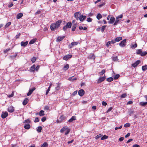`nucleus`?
<instances>
[{
  "instance_id": "40",
  "label": "nucleus",
  "mask_w": 147,
  "mask_h": 147,
  "mask_svg": "<svg viewBox=\"0 0 147 147\" xmlns=\"http://www.w3.org/2000/svg\"><path fill=\"white\" fill-rule=\"evenodd\" d=\"M79 28L80 30H82L83 29L84 30H85L87 29V28L86 27H83L82 26H79Z\"/></svg>"
},
{
  "instance_id": "62",
  "label": "nucleus",
  "mask_w": 147,
  "mask_h": 147,
  "mask_svg": "<svg viewBox=\"0 0 147 147\" xmlns=\"http://www.w3.org/2000/svg\"><path fill=\"white\" fill-rule=\"evenodd\" d=\"M142 52V51L140 49H138V50L137 51V53L138 54H141Z\"/></svg>"
},
{
  "instance_id": "26",
  "label": "nucleus",
  "mask_w": 147,
  "mask_h": 147,
  "mask_svg": "<svg viewBox=\"0 0 147 147\" xmlns=\"http://www.w3.org/2000/svg\"><path fill=\"white\" fill-rule=\"evenodd\" d=\"M36 39H33L32 40H31L29 42V44L30 45L32 44H34V43H35L36 41Z\"/></svg>"
},
{
  "instance_id": "27",
  "label": "nucleus",
  "mask_w": 147,
  "mask_h": 147,
  "mask_svg": "<svg viewBox=\"0 0 147 147\" xmlns=\"http://www.w3.org/2000/svg\"><path fill=\"white\" fill-rule=\"evenodd\" d=\"M45 115L44 111L43 110L40 111L39 113V115L40 116H43Z\"/></svg>"
},
{
  "instance_id": "30",
  "label": "nucleus",
  "mask_w": 147,
  "mask_h": 147,
  "mask_svg": "<svg viewBox=\"0 0 147 147\" xmlns=\"http://www.w3.org/2000/svg\"><path fill=\"white\" fill-rule=\"evenodd\" d=\"M102 18V16L100 13H98L97 14V15L96 16V18L98 20H99Z\"/></svg>"
},
{
  "instance_id": "44",
  "label": "nucleus",
  "mask_w": 147,
  "mask_h": 147,
  "mask_svg": "<svg viewBox=\"0 0 147 147\" xmlns=\"http://www.w3.org/2000/svg\"><path fill=\"white\" fill-rule=\"evenodd\" d=\"M42 129V127L41 126H39L38 127L37 129V131L38 132H40Z\"/></svg>"
},
{
  "instance_id": "23",
  "label": "nucleus",
  "mask_w": 147,
  "mask_h": 147,
  "mask_svg": "<svg viewBox=\"0 0 147 147\" xmlns=\"http://www.w3.org/2000/svg\"><path fill=\"white\" fill-rule=\"evenodd\" d=\"M88 57L90 59H94L95 58V57L94 54H90L88 56Z\"/></svg>"
},
{
  "instance_id": "42",
  "label": "nucleus",
  "mask_w": 147,
  "mask_h": 147,
  "mask_svg": "<svg viewBox=\"0 0 147 147\" xmlns=\"http://www.w3.org/2000/svg\"><path fill=\"white\" fill-rule=\"evenodd\" d=\"M137 46V45L136 43H135L134 45H131V48L135 49L136 48Z\"/></svg>"
},
{
  "instance_id": "49",
  "label": "nucleus",
  "mask_w": 147,
  "mask_h": 147,
  "mask_svg": "<svg viewBox=\"0 0 147 147\" xmlns=\"http://www.w3.org/2000/svg\"><path fill=\"white\" fill-rule=\"evenodd\" d=\"M51 85H50L49 86V87L48 89L47 90L46 92V94L47 95L48 94L50 90V88H51Z\"/></svg>"
},
{
  "instance_id": "57",
  "label": "nucleus",
  "mask_w": 147,
  "mask_h": 147,
  "mask_svg": "<svg viewBox=\"0 0 147 147\" xmlns=\"http://www.w3.org/2000/svg\"><path fill=\"white\" fill-rule=\"evenodd\" d=\"M111 42L110 41H109L106 44V45L107 47H109L111 44Z\"/></svg>"
},
{
  "instance_id": "13",
  "label": "nucleus",
  "mask_w": 147,
  "mask_h": 147,
  "mask_svg": "<svg viewBox=\"0 0 147 147\" xmlns=\"http://www.w3.org/2000/svg\"><path fill=\"white\" fill-rule=\"evenodd\" d=\"M36 89V88L35 87H33L32 89L29 90V92L27 94V95L28 96H29L32 93L33 91L34 90Z\"/></svg>"
},
{
  "instance_id": "12",
  "label": "nucleus",
  "mask_w": 147,
  "mask_h": 147,
  "mask_svg": "<svg viewBox=\"0 0 147 147\" xmlns=\"http://www.w3.org/2000/svg\"><path fill=\"white\" fill-rule=\"evenodd\" d=\"M62 21V20H59L56 22V28H58L59 26Z\"/></svg>"
},
{
  "instance_id": "60",
  "label": "nucleus",
  "mask_w": 147,
  "mask_h": 147,
  "mask_svg": "<svg viewBox=\"0 0 147 147\" xmlns=\"http://www.w3.org/2000/svg\"><path fill=\"white\" fill-rule=\"evenodd\" d=\"M46 117H44L42 118L41 121L43 122H44L46 121Z\"/></svg>"
},
{
  "instance_id": "50",
  "label": "nucleus",
  "mask_w": 147,
  "mask_h": 147,
  "mask_svg": "<svg viewBox=\"0 0 147 147\" xmlns=\"http://www.w3.org/2000/svg\"><path fill=\"white\" fill-rule=\"evenodd\" d=\"M127 94L126 93H125L122 94L121 95V98H125Z\"/></svg>"
},
{
  "instance_id": "19",
  "label": "nucleus",
  "mask_w": 147,
  "mask_h": 147,
  "mask_svg": "<svg viewBox=\"0 0 147 147\" xmlns=\"http://www.w3.org/2000/svg\"><path fill=\"white\" fill-rule=\"evenodd\" d=\"M78 44V42H72L71 43V45H69V47L70 48H71L72 46L77 45Z\"/></svg>"
},
{
  "instance_id": "24",
  "label": "nucleus",
  "mask_w": 147,
  "mask_h": 147,
  "mask_svg": "<svg viewBox=\"0 0 147 147\" xmlns=\"http://www.w3.org/2000/svg\"><path fill=\"white\" fill-rule=\"evenodd\" d=\"M25 129H28L30 128L31 126L29 124H26L24 127Z\"/></svg>"
},
{
  "instance_id": "14",
  "label": "nucleus",
  "mask_w": 147,
  "mask_h": 147,
  "mask_svg": "<svg viewBox=\"0 0 147 147\" xmlns=\"http://www.w3.org/2000/svg\"><path fill=\"white\" fill-rule=\"evenodd\" d=\"M28 43V41H26L25 42L22 41L21 42V45L22 47H25L27 45Z\"/></svg>"
},
{
  "instance_id": "2",
  "label": "nucleus",
  "mask_w": 147,
  "mask_h": 147,
  "mask_svg": "<svg viewBox=\"0 0 147 147\" xmlns=\"http://www.w3.org/2000/svg\"><path fill=\"white\" fill-rule=\"evenodd\" d=\"M72 24L71 22H68L66 24V25L64 26L63 27V29L64 31L67 29V28H71V26Z\"/></svg>"
},
{
  "instance_id": "53",
  "label": "nucleus",
  "mask_w": 147,
  "mask_h": 147,
  "mask_svg": "<svg viewBox=\"0 0 147 147\" xmlns=\"http://www.w3.org/2000/svg\"><path fill=\"white\" fill-rule=\"evenodd\" d=\"M44 109L45 110H48L49 109V107L47 105H46L44 107Z\"/></svg>"
},
{
  "instance_id": "16",
  "label": "nucleus",
  "mask_w": 147,
  "mask_h": 147,
  "mask_svg": "<svg viewBox=\"0 0 147 147\" xmlns=\"http://www.w3.org/2000/svg\"><path fill=\"white\" fill-rule=\"evenodd\" d=\"M29 100L27 98H25L22 104L24 105H26L28 102Z\"/></svg>"
},
{
  "instance_id": "46",
  "label": "nucleus",
  "mask_w": 147,
  "mask_h": 147,
  "mask_svg": "<svg viewBox=\"0 0 147 147\" xmlns=\"http://www.w3.org/2000/svg\"><path fill=\"white\" fill-rule=\"evenodd\" d=\"M36 60V58L35 57H33L31 59V61L32 63H34L35 62Z\"/></svg>"
},
{
  "instance_id": "18",
  "label": "nucleus",
  "mask_w": 147,
  "mask_h": 147,
  "mask_svg": "<svg viewBox=\"0 0 147 147\" xmlns=\"http://www.w3.org/2000/svg\"><path fill=\"white\" fill-rule=\"evenodd\" d=\"M76 117L75 116H73L71 117V118L68 120V122L69 123H71L73 121L76 120Z\"/></svg>"
},
{
  "instance_id": "55",
  "label": "nucleus",
  "mask_w": 147,
  "mask_h": 147,
  "mask_svg": "<svg viewBox=\"0 0 147 147\" xmlns=\"http://www.w3.org/2000/svg\"><path fill=\"white\" fill-rule=\"evenodd\" d=\"M102 136V135L101 134H100L99 135H97L95 137V138L96 139H97L101 137Z\"/></svg>"
},
{
  "instance_id": "45",
  "label": "nucleus",
  "mask_w": 147,
  "mask_h": 147,
  "mask_svg": "<svg viewBox=\"0 0 147 147\" xmlns=\"http://www.w3.org/2000/svg\"><path fill=\"white\" fill-rule=\"evenodd\" d=\"M130 124L129 123H127L124 124V127H130Z\"/></svg>"
},
{
  "instance_id": "15",
  "label": "nucleus",
  "mask_w": 147,
  "mask_h": 147,
  "mask_svg": "<svg viewBox=\"0 0 147 147\" xmlns=\"http://www.w3.org/2000/svg\"><path fill=\"white\" fill-rule=\"evenodd\" d=\"M8 111L10 113H12L14 111V108L13 107L11 106L9 107L8 108Z\"/></svg>"
},
{
  "instance_id": "21",
  "label": "nucleus",
  "mask_w": 147,
  "mask_h": 147,
  "mask_svg": "<svg viewBox=\"0 0 147 147\" xmlns=\"http://www.w3.org/2000/svg\"><path fill=\"white\" fill-rule=\"evenodd\" d=\"M35 66V65L34 64L31 67L30 69V70L31 72H33L34 71Z\"/></svg>"
},
{
  "instance_id": "4",
  "label": "nucleus",
  "mask_w": 147,
  "mask_h": 147,
  "mask_svg": "<svg viewBox=\"0 0 147 147\" xmlns=\"http://www.w3.org/2000/svg\"><path fill=\"white\" fill-rule=\"evenodd\" d=\"M72 57V55H67L63 57V59L66 61L67 60L71 58Z\"/></svg>"
},
{
  "instance_id": "33",
  "label": "nucleus",
  "mask_w": 147,
  "mask_h": 147,
  "mask_svg": "<svg viewBox=\"0 0 147 147\" xmlns=\"http://www.w3.org/2000/svg\"><path fill=\"white\" fill-rule=\"evenodd\" d=\"M61 85V83H59L57 84V86L56 87V90H58L60 89V85Z\"/></svg>"
},
{
  "instance_id": "34",
  "label": "nucleus",
  "mask_w": 147,
  "mask_h": 147,
  "mask_svg": "<svg viewBox=\"0 0 147 147\" xmlns=\"http://www.w3.org/2000/svg\"><path fill=\"white\" fill-rule=\"evenodd\" d=\"M113 80V78L111 77H109L107 79V81L109 82L112 81Z\"/></svg>"
},
{
  "instance_id": "11",
  "label": "nucleus",
  "mask_w": 147,
  "mask_h": 147,
  "mask_svg": "<svg viewBox=\"0 0 147 147\" xmlns=\"http://www.w3.org/2000/svg\"><path fill=\"white\" fill-rule=\"evenodd\" d=\"M65 37V36H59L57 39L56 41L58 42H60L63 40Z\"/></svg>"
},
{
  "instance_id": "22",
  "label": "nucleus",
  "mask_w": 147,
  "mask_h": 147,
  "mask_svg": "<svg viewBox=\"0 0 147 147\" xmlns=\"http://www.w3.org/2000/svg\"><path fill=\"white\" fill-rule=\"evenodd\" d=\"M50 28L51 30L52 31L54 30L55 29V23L52 24L51 25Z\"/></svg>"
},
{
  "instance_id": "54",
  "label": "nucleus",
  "mask_w": 147,
  "mask_h": 147,
  "mask_svg": "<svg viewBox=\"0 0 147 147\" xmlns=\"http://www.w3.org/2000/svg\"><path fill=\"white\" fill-rule=\"evenodd\" d=\"M39 119L38 118L36 117L35 118L34 121L35 123L39 121Z\"/></svg>"
},
{
  "instance_id": "29",
  "label": "nucleus",
  "mask_w": 147,
  "mask_h": 147,
  "mask_svg": "<svg viewBox=\"0 0 147 147\" xmlns=\"http://www.w3.org/2000/svg\"><path fill=\"white\" fill-rule=\"evenodd\" d=\"M69 65L68 64H66L64 67H63V70H66L68 69L69 68Z\"/></svg>"
},
{
  "instance_id": "58",
  "label": "nucleus",
  "mask_w": 147,
  "mask_h": 147,
  "mask_svg": "<svg viewBox=\"0 0 147 147\" xmlns=\"http://www.w3.org/2000/svg\"><path fill=\"white\" fill-rule=\"evenodd\" d=\"M123 17V15L122 14L120 15L119 16H118L116 17V19H118L119 18H121Z\"/></svg>"
},
{
  "instance_id": "10",
  "label": "nucleus",
  "mask_w": 147,
  "mask_h": 147,
  "mask_svg": "<svg viewBox=\"0 0 147 147\" xmlns=\"http://www.w3.org/2000/svg\"><path fill=\"white\" fill-rule=\"evenodd\" d=\"M8 115V113L7 112H3L1 114V117L3 119H4L6 118Z\"/></svg>"
},
{
  "instance_id": "47",
  "label": "nucleus",
  "mask_w": 147,
  "mask_h": 147,
  "mask_svg": "<svg viewBox=\"0 0 147 147\" xmlns=\"http://www.w3.org/2000/svg\"><path fill=\"white\" fill-rule=\"evenodd\" d=\"M147 54V52H141L140 54L141 56H144Z\"/></svg>"
},
{
  "instance_id": "52",
  "label": "nucleus",
  "mask_w": 147,
  "mask_h": 147,
  "mask_svg": "<svg viewBox=\"0 0 147 147\" xmlns=\"http://www.w3.org/2000/svg\"><path fill=\"white\" fill-rule=\"evenodd\" d=\"M106 27V26H102L101 29V31L102 32H104L105 29V27Z\"/></svg>"
},
{
  "instance_id": "63",
  "label": "nucleus",
  "mask_w": 147,
  "mask_h": 147,
  "mask_svg": "<svg viewBox=\"0 0 147 147\" xmlns=\"http://www.w3.org/2000/svg\"><path fill=\"white\" fill-rule=\"evenodd\" d=\"M40 68L39 65H37L36 67H35V70L36 71H37Z\"/></svg>"
},
{
  "instance_id": "6",
  "label": "nucleus",
  "mask_w": 147,
  "mask_h": 147,
  "mask_svg": "<svg viewBox=\"0 0 147 147\" xmlns=\"http://www.w3.org/2000/svg\"><path fill=\"white\" fill-rule=\"evenodd\" d=\"M106 79V78L105 76H104L102 77H100L98 79V81H97V83L98 84H99L104 80H105Z\"/></svg>"
},
{
  "instance_id": "48",
  "label": "nucleus",
  "mask_w": 147,
  "mask_h": 147,
  "mask_svg": "<svg viewBox=\"0 0 147 147\" xmlns=\"http://www.w3.org/2000/svg\"><path fill=\"white\" fill-rule=\"evenodd\" d=\"M119 20L118 19H116L114 24V25L115 26L117 25L118 23L119 22Z\"/></svg>"
},
{
  "instance_id": "5",
  "label": "nucleus",
  "mask_w": 147,
  "mask_h": 147,
  "mask_svg": "<svg viewBox=\"0 0 147 147\" xmlns=\"http://www.w3.org/2000/svg\"><path fill=\"white\" fill-rule=\"evenodd\" d=\"M86 16H84L83 15H81L79 16V20H80L81 22H83V21H84L86 18Z\"/></svg>"
},
{
  "instance_id": "7",
  "label": "nucleus",
  "mask_w": 147,
  "mask_h": 147,
  "mask_svg": "<svg viewBox=\"0 0 147 147\" xmlns=\"http://www.w3.org/2000/svg\"><path fill=\"white\" fill-rule=\"evenodd\" d=\"M74 17L76 18V20H79V16L81 15L80 13L78 12L74 13Z\"/></svg>"
},
{
  "instance_id": "8",
  "label": "nucleus",
  "mask_w": 147,
  "mask_h": 147,
  "mask_svg": "<svg viewBox=\"0 0 147 147\" xmlns=\"http://www.w3.org/2000/svg\"><path fill=\"white\" fill-rule=\"evenodd\" d=\"M85 92L83 89H81L78 91V94L81 96H82L84 94Z\"/></svg>"
},
{
  "instance_id": "64",
  "label": "nucleus",
  "mask_w": 147,
  "mask_h": 147,
  "mask_svg": "<svg viewBox=\"0 0 147 147\" xmlns=\"http://www.w3.org/2000/svg\"><path fill=\"white\" fill-rule=\"evenodd\" d=\"M102 104L103 105L106 106L107 105V103L104 101H103L102 102Z\"/></svg>"
},
{
  "instance_id": "43",
  "label": "nucleus",
  "mask_w": 147,
  "mask_h": 147,
  "mask_svg": "<svg viewBox=\"0 0 147 147\" xmlns=\"http://www.w3.org/2000/svg\"><path fill=\"white\" fill-rule=\"evenodd\" d=\"M119 76L120 75L119 74H117L114 76V78L115 80H117L119 78Z\"/></svg>"
},
{
  "instance_id": "17",
  "label": "nucleus",
  "mask_w": 147,
  "mask_h": 147,
  "mask_svg": "<svg viewBox=\"0 0 147 147\" xmlns=\"http://www.w3.org/2000/svg\"><path fill=\"white\" fill-rule=\"evenodd\" d=\"M115 18L113 17H112L110 18L109 21L108 22L109 24H113L114 23V22L115 21Z\"/></svg>"
},
{
  "instance_id": "61",
  "label": "nucleus",
  "mask_w": 147,
  "mask_h": 147,
  "mask_svg": "<svg viewBox=\"0 0 147 147\" xmlns=\"http://www.w3.org/2000/svg\"><path fill=\"white\" fill-rule=\"evenodd\" d=\"M111 43L112 44H114L116 43V41L115 40V39H113L111 40V41H110Z\"/></svg>"
},
{
  "instance_id": "9",
  "label": "nucleus",
  "mask_w": 147,
  "mask_h": 147,
  "mask_svg": "<svg viewBox=\"0 0 147 147\" xmlns=\"http://www.w3.org/2000/svg\"><path fill=\"white\" fill-rule=\"evenodd\" d=\"M140 62V60H137L135 63L132 64V66L134 67H136Z\"/></svg>"
},
{
  "instance_id": "39",
  "label": "nucleus",
  "mask_w": 147,
  "mask_h": 147,
  "mask_svg": "<svg viewBox=\"0 0 147 147\" xmlns=\"http://www.w3.org/2000/svg\"><path fill=\"white\" fill-rule=\"evenodd\" d=\"M142 69L143 71H146L147 69V65L143 66L142 67Z\"/></svg>"
},
{
  "instance_id": "1",
  "label": "nucleus",
  "mask_w": 147,
  "mask_h": 147,
  "mask_svg": "<svg viewBox=\"0 0 147 147\" xmlns=\"http://www.w3.org/2000/svg\"><path fill=\"white\" fill-rule=\"evenodd\" d=\"M70 129L68 127L65 126L63 127L60 130L61 133H63L64 131H65V134L67 135L68 134L70 131Z\"/></svg>"
},
{
  "instance_id": "51",
  "label": "nucleus",
  "mask_w": 147,
  "mask_h": 147,
  "mask_svg": "<svg viewBox=\"0 0 147 147\" xmlns=\"http://www.w3.org/2000/svg\"><path fill=\"white\" fill-rule=\"evenodd\" d=\"M13 5V4L12 2H10L9 3L8 7H11Z\"/></svg>"
},
{
  "instance_id": "59",
  "label": "nucleus",
  "mask_w": 147,
  "mask_h": 147,
  "mask_svg": "<svg viewBox=\"0 0 147 147\" xmlns=\"http://www.w3.org/2000/svg\"><path fill=\"white\" fill-rule=\"evenodd\" d=\"M14 92L13 91L12 92V93L10 95H9L8 96L9 97H13V96H14Z\"/></svg>"
},
{
  "instance_id": "28",
  "label": "nucleus",
  "mask_w": 147,
  "mask_h": 147,
  "mask_svg": "<svg viewBox=\"0 0 147 147\" xmlns=\"http://www.w3.org/2000/svg\"><path fill=\"white\" fill-rule=\"evenodd\" d=\"M48 144L46 142H45L41 145L40 147H48Z\"/></svg>"
},
{
  "instance_id": "25",
  "label": "nucleus",
  "mask_w": 147,
  "mask_h": 147,
  "mask_svg": "<svg viewBox=\"0 0 147 147\" xmlns=\"http://www.w3.org/2000/svg\"><path fill=\"white\" fill-rule=\"evenodd\" d=\"M122 39V38L121 37H117L115 38V40L117 42H119Z\"/></svg>"
},
{
  "instance_id": "35",
  "label": "nucleus",
  "mask_w": 147,
  "mask_h": 147,
  "mask_svg": "<svg viewBox=\"0 0 147 147\" xmlns=\"http://www.w3.org/2000/svg\"><path fill=\"white\" fill-rule=\"evenodd\" d=\"M30 122H31V121H30V119H28L26 120H24L23 123H30Z\"/></svg>"
},
{
  "instance_id": "37",
  "label": "nucleus",
  "mask_w": 147,
  "mask_h": 147,
  "mask_svg": "<svg viewBox=\"0 0 147 147\" xmlns=\"http://www.w3.org/2000/svg\"><path fill=\"white\" fill-rule=\"evenodd\" d=\"M140 105L142 106H145L146 105H147L146 102H140Z\"/></svg>"
},
{
  "instance_id": "38",
  "label": "nucleus",
  "mask_w": 147,
  "mask_h": 147,
  "mask_svg": "<svg viewBox=\"0 0 147 147\" xmlns=\"http://www.w3.org/2000/svg\"><path fill=\"white\" fill-rule=\"evenodd\" d=\"M76 26H77V24H75L73 25V26L72 27V31H74L75 30Z\"/></svg>"
},
{
  "instance_id": "3",
  "label": "nucleus",
  "mask_w": 147,
  "mask_h": 147,
  "mask_svg": "<svg viewBox=\"0 0 147 147\" xmlns=\"http://www.w3.org/2000/svg\"><path fill=\"white\" fill-rule=\"evenodd\" d=\"M126 39H124L119 44L120 46L122 47H125L126 45Z\"/></svg>"
},
{
  "instance_id": "41",
  "label": "nucleus",
  "mask_w": 147,
  "mask_h": 147,
  "mask_svg": "<svg viewBox=\"0 0 147 147\" xmlns=\"http://www.w3.org/2000/svg\"><path fill=\"white\" fill-rule=\"evenodd\" d=\"M106 72V71L105 69H103L102 70L101 72H99V74L101 76L103 75V74H104Z\"/></svg>"
},
{
  "instance_id": "20",
  "label": "nucleus",
  "mask_w": 147,
  "mask_h": 147,
  "mask_svg": "<svg viewBox=\"0 0 147 147\" xmlns=\"http://www.w3.org/2000/svg\"><path fill=\"white\" fill-rule=\"evenodd\" d=\"M23 16V14L22 13H18L17 16L16 18L17 19H19L22 18Z\"/></svg>"
},
{
  "instance_id": "56",
  "label": "nucleus",
  "mask_w": 147,
  "mask_h": 147,
  "mask_svg": "<svg viewBox=\"0 0 147 147\" xmlns=\"http://www.w3.org/2000/svg\"><path fill=\"white\" fill-rule=\"evenodd\" d=\"M92 19L90 18H88L87 19V21L88 22H91L92 21Z\"/></svg>"
},
{
  "instance_id": "32",
  "label": "nucleus",
  "mask_w": 147,
  "mask_h": 147,
  "mask_svg": "<svg viewBox=\"0 0 147 147\" xmlns=\"http://www.w3.org/2000/svg\"><path fill=\"white\" fill-rule=\"evenodd\" d=\"M11 24V23L10 22L7 23L5 26V28H6L8 27Z\"/></svg>"
},
{
  "instance_id": "36",
  "label": "nucleus",
  "mask_w": 147,
  "mask_h": 147,
  "mask_svg": "<svg viewBox=\"0 0 147 147\" xmlns=\"http://www.w3.org/2000/svg\"><path fill=\"white\" fill-rule=\"evenodd\" d=\"M108 136L106 135H104L101 138V140H102L107 139L108 138Z\"/></svg>"
},
{
  "instance_id": "31",
  "label": "nucleus",
  "mask_w": 147,
  "mask_h": 147,
  "mask_svg": "<svg viewBox=\"0 0 147 147\" xmlns=\"http://www.w3.org/2000/svg\"><path fill=\"white\" fill-rule=\"evenodd\" d=\"M112 59L113 60L115 61H117L118 60L117 56H113Z\"/></svg>"
}]
</instances>
